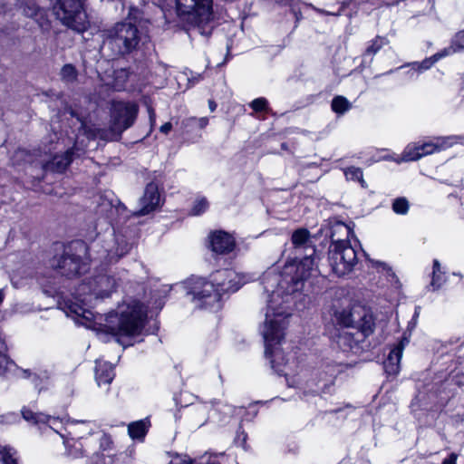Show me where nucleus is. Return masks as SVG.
Wrapping results in <instances>:
<instances>
[{
	"mask_svg": "<svg viewBox=\"0 0 464 464\" xmlns=\"http://www.w3.org/2000/svg\"><path fill=\"white\" fill-rule=\"evenodd\" d=\"M78 76L77 70L72 64H65L61 70V79L65 82H73Z\"/></svg>",
	"mask_w": 464,
	"mask_h": 464,
	"instance_id": "29",
	"label": "nucleus"
},
{
	"mask_svg": "<svg viewBox=\"0 0 464 464\" xmlns=\"http://www.w3.org/2000/svg\"><path fill=\"white\" fill-rule=\"evenodd\" d=\"M21 412L23 419L25 421L39 427L41 425L53 423L56 420L53 417L50 415L44 414L43 412L34 411L33 410L26 407H24Z\"/></svg>",
	"mask_w": 464,
	"mask_h": 464,
	"instance_id": "20",
	"label": "nucleus"
},
{
	"mask_svg": "<svg viewBox=\"0 0 464 464\" xmlns=\"http://www.w3.org/2000/svg\"><path fill=\"white\" fill-rule=\"evenodd\" d=\"M197 121H198V126H199L200 128H204V127H206V126H207V124H208V119H207V118H200V119H198Z\"/></svg>",
	"mask_w": 464,
	"mask_h": 464,
	"instance_id": "44",
	"label": "nucleus"
},
{
	"mask_svg": "<svg viewBox=\"0 0 464 464\" xmlns=\"http://www.w3.org/2000/svg\"><path fill=\"white\" fill-rule=\"evenodd\" d=\"M148 111H149L150 120L151 123H153L155 121V117H156L155 111L150 107H149Z\"/></svg>",
	"mask_w": 464,
	"mask_h": 464,
	"instance_id": "45",
	"label": "nucleus"
},
{
	"mask_svg": "<svg viewBox=\"0 0 464 464\" xmlns=\"http://www.w3.org/2000/svg\"><path fill=\"white\" fill-rule=\"evenodd\" d=\"M458 140L459 139L456 136L436 137L431 140L424 142L422 143L424 152H420L421 158L450 148L458 142Z\"/></svg>",
	"mask_w": 464,
	"mask_h": 464,
	"instance_id": "16",
	"label": "nucleus"
},
{
	"mask_svg": "<svg viewBox=\"0 0 464 464\" xmlns=\"http://www.w3.org/2000/svg\"><path fill=\"white\" fill-rule=\"evenodd\" d=\"M178 16L208 36L214 26L212 0H176Z\"/></svg>",
	"mask_w": 464,
	"mask_h": 464,
	"instance_id": "4",
	"label": "nucleus"
},
{
	"mask_svg": "<svg viewBox=\"0 0 464 464\" xmlns=\"http://www.w3.org/2000/svg\"><path fill=\"white\" fill-rule=\"evenodd\" d=\"M352 234L351 227L343 222H336V224L332 228L331 238L332 245H335L336 239H345L346 242H349V237Z\"/></svg>",
	"mask_w": 464,
	"mask_h": 464,
	"instance_id": "21",
	"label": "nucleus"
},
{
	"mask_svg": "<svg viewBox=\"0 0 464 464\" xmlns=\"http://www.w3.org/2000/svg\"><path fill=\"white\" fill-rule=\"evenodd\" d=\"M3 300H4V293L2 290H0V304H2Z\"/></svg>",
	"mask_w": 464,
	"mask_h": 464,
	"instance_id": "50",
	"label": "nucleus"
},
{
	"mask_svg": "<svg viewBox=\"0 0 464 464\" xmlns=\"http://www.w3.org/2000/svg\"><path fill=\"white\" fill-rule=\"evenodd\" d=\"M20 376L24 379H31L39 392H42L52 378V372L48 370H40L38 372L32 373L30 370H20Z\"/></svg>",
	"mask_w": 464,
	"mask_h": 464,
	"instance_id": "18",
	"label": "nucleus"
},
{
	"mask_svg": "<svg viewBox=\"0 0 464 464\" xmlns=\"http://www.w3.org/2000/svg\"><path fill=\"white\" fill-rule=\"evenodd\" d=\"M344 175L348 180L358 181L362 187H366L363 179L362 170L360 168L350 167L344 169Z\"/></svg>",
	"mask_w": 464,
	"mask_h": 464,
	"instance_id": "25",
	"label": "nucleus"
},
{
	"mask_svg": "<svg viewBox=\"0 0 464 464\" xmlns=\"http://www.w3.org/2000/svg\"><path fill=\"white\" fill-rule=\"evenodd\" d=\"M7 346L5 338L0 334V376L7 371L9 360L6 355Z\"/></svg>",
	"mask_w": 464,
	"mask_h": 464,
	"instance_id": "26",
	"label": "nucleus"
},
{
	"mask_svg": "<svg viewBox=\"0 0 464 464\" xmlns=\"http://www.w3.org/2000/svg\"><path fill=\"white\" fill-rule=\"evenodd\" d=\"M208 208V202L206 198H198L194 202V205L191 208V214L194 216H198L205 212Z\"/></svg>",
	"mask_w": 464,
	"mask_h": 464,
	"instance_id": "33",
	"label": "nucleus"
},
{
	"mask_svg": "<svg viewBox=\"0 0 464 464\" xmlns=\"http://www.w3.org/2000/svg\"><path fill=\"white\" fill-rule=\"evenodd\" d=\"M212 277L214 285L220 290V295L224 292L237 291L240 287L242 279L238 274L231 269L217 271Z\"/></svg>",
	"mask_w": 464,
	"mask_h": 464,
	"instance_id": "11",
	"label": "nucleus"
},
{
	"mask_svg": "<svg viewBox=\"0 0 464 464\" xmlns=\"http://www.w3.org/2000/svg\"><path fill=\"white\" fill-rule=\"evenodd\" d=\"M116 288V281L107 275H99L88 283L80 285L68 309L75 315L77 324L97 332L110 333L115 336L139 334L147 316L146 307L137 300L129 299L117 306L113 313L105 317L94 314L89 306L97 299L109 297Z\"/></svg>",
	"mask_w": 464,
	"mask_h": 464,
	"instance_id": "2",
	"label": "nucleus"
},
{
	"mask_svg": "<svg viewBox=\"0 0 464 464\" xmlns=\"http://www.w3.org/2000/svg\"><path fill=\"white\" fill-rule=\"evenodd\" d=\"M141 36L138 27L130 22H121L104 32L102 49L114 59L132 53L139 46Z\"/></svg>",
	"mask_w": 464,
	"mask_h": 464,
	"instance_id": "3",
	"label": "nucleus"
},
{
	"mask_svg": "<svg viewBox=\"0 0 464 464\" xmlns=\"http://www.w3.org/2000/svg\"><path fill=\"white\" fill-rule=\"evenodd\" d=\"M416 149L417 150H419L420 152H424V149H422V143H416Z\"/></svg>",
	"mask_w": 464,
	"mask_h": 464,
	"instance_id": "48",
	"label": "nucleus"
},
{
	"mask_svg": "<svg viewBox=\"0 0 464 464\" xmlns=\"http://www.w3.org/2000/svg\"><path fill=\"white\" fill-rule=\"evenodd\" d=\"M67 454L72 458H79L82 455V444L78 440H66L63 441Z\"/></svg>",
	"mask_w": 464,
	"mask_h": 464,
	"instance_id": "27",
	"label": "nucleus"
},
{
	"mask_svg": "<svg viewBox=\"0 0 464 464\" xmlns=\"http://www.w3.org/2000/svg\"><path fill=\"white\" fill-rule=\"evenodd\" d=\"M208 464H219L217 461H209Z\"/></svg>",
	"mask_w": 464,
	"mask_h": 464,
	"instance_id": "51",
	"label": "nucleus"
},
{
	"mask_svg": "<svg viewBox=\"0 0 464 464\" xmlns=\"http://www.w3.org/2000/svg\"><path fill=\"white\" fill-rule=\"evenodd\" d=\"M130 249V246L125 243L121 249H117V252L114 255L110 256V262L117 261L121 256H124Z\"/></svg>",
	"mask_w": 464,
	"mask_h": 464,
	"instance_id": "38",
	"label": "nucleus"
},
{
	"mask_svg": "<svg viewBox=\"0 0 464 464\" xmlns=\"http://www.w3.org/2000/svg\"><path fill=\"white\" fill-rule=\"evenodd\" d=\"M458 455L451 453L447 459H445L442 464H457Z\"/></svg>",
	"mask_w": 464,
	"mask_h": 464,
	"instance_id": "42",
	"label": "nucleus"
},
{
	"mask_svg": "<svg viewBox=\"0 0 464 464\" xmlns=\"http://www.w3.org/2000/svg\"><path fill=\"white\" fill-rule=\"evenodd\" d=\"M95 377L99 386L102 384L111 383L114 378L112 364L107 362L97 360L95 368Z\"/></svg>",
	"mask_w": 464,
	"mask_h": 464,
	"instance_id": "19",
	"label": "nucleus"
},
{
	"mask_svg": "<svg viewBox=\"0 0 464 464\" xmlns=\"http://www.w3.org/2000/svg\"><path fill=\"white\" fill-rule=\"evenodd\" d=\"M421 158V154L416 149V143H411L404 149L401 156L395 160L397 163L402 161H413L418 160Z\"/></svg>",
	"mask_w": 464,
	"mask_h": 464,
	"instance_id": "23",
	"label": "nucleus"
},
{
	"mask_svg": "<svg viewBox=\"0 0 464 464\" xmlns=\"http://www.w3.org/2000/svg\"><path fill=\"white\" fill-rule=\"evenodd\" d=\"M209 108H210V111H214L216 109V103L212 101L209 102Z\"/></svg>",
	"mask_w": 464,
	"mask_h": 464,
	"instance_id": "49",
	"label": "nucleus"
},
{
	"mask_svg": "<svg viewBox=\"0 0 464 464\" xmlns=\"http://www.w3.org/2000/svg\"><path fill=\"white\" fill-rule=\"evenodd\" d=\"M356 263V252L345 239L337 238L335 245H331L329 264L337 276H343L350 273Z\"/></svg>",
	"mask_w": 464,
	"mask_h": 464,
	"instance_id": "6",
	"label": "nucleus"
},
{
	"mask_svg": "<svg viewBox=\"0 0 464 464\" xmlns=\"http://www.w3.org/2000/svg\"><path fill=\"white\" fill-rule=\"evenodd\" d=\"M52 266L59 269L63 276L68 277L80 274L84 266L79 256L67 253L59 259H54Z\"/></svg>",
	"mask_w": 464,
	"mask_h": 464,
	"instance_id": "12",
	"label": "nucleus"
},
{
	"mask_svg": "<svg viewBox=\"0 0 464 464\" xmlns=\"http://www.w3.org/2000/svg\"><path fill=\"white\" fill-rule=\"evenodd\" d=\"M295 259L284 266L268 268L262 276V285L266 293L265 321L260 333L265 342V354L271 367L278 374L291 375L296 368L295 353L285 354L282 347L288 319L292 315L295 295L304 286V281L315 266V248L310 232L305 228L295 230L291 237Z\"/></svg>",
	"mask_w": 464,
	"mask_h": 464,
	"instance_id": "1",
	"label": "nucleus"
},
{
	"mask_svg": "<svg viewBox=\"0 0 464 464\" xmlns=\"http://www.w3.org/2000/svg\"><path fill=\"white\" fill-rule=\"evenodd\" d=\"M188 295L197 305L205 307L218 305L221 296L214 282L203 278H197L190 283Z\"/></svg>",
	"mask_w": 464,
	"mask_h": 464,
	"instance_id": "7",
	"label": "nucleus"
},
{
	"mask_svg": "<svg viewBox=\"0 0 464 464\" xmlns=\"http://www.w3.org/2000/svg\"><path fill=\"white\" fill-rule=\"evenodd\" d=\"M53 12L64 25L74 31L84 32L89 26L82 0H57Z\"/></svg>",
	"mask_w": 464,
	"mask_h": 464,
	"instance_id": "5",
	"label": "nucleus"
},
{
	"mask_svg": "<svg viewBox=\"0 0 464 464\" xmlns=\"http://www.w3.org/2000/svg\"><path fill=\"white\" fill-rule=\"evenodd\" d=\"M392 209L396 214L405 215L409 210V201L405 198H398L392 203Z\"/></svg>",
	"mask_w": 464,
	"mask_h": 464,
	"instance_id": "32",
	"label": "nucleus"
},
{
	"mask_svg": "<svg viewBox=\"0 0 464 464\" xmlns=\"http://www.w3.org/2000/svg\"><path fill=\"white\" fill-rule=\"evenodd\" d=\"M72 154V152L68 150L63 154L55 155L51 160L45 161L43 164V169L45 171L63 172L70 165Z\"/></svg>",
	"mask_w": 464,
	"mask_h": 464,
	"instance_id": "17",
	"label": "nucleus"
},
{
	"mask_svg": "<svg viewBox=\"0 0 464 464\" xmlns=\"http://www.w3.org/2000/svg\"><path fill=\"white\" fill-rule=\"evenodd\" d=\"M14 454L15 451L12 448L10 450H5L4 452V457L2 458L4 464H18Z\"/></svg>",
	"mask_w": 464,
	"mask_h": 464,
	"instance_id": "37",
	"label": "nucleus"
},
{
	"mask_svg": "<svg viewBox=\"0 0 464 464\" xmlns=\"http://www.w3.org/2000/svg\"><path fill=\"white\" fill-rule=\"evenodd\" d=\"M31 160V155L25 150H17L14 151L11 158L12 165L14 167H20L25 162Z\"/></svg>",
	"mask_w": 464,
	"mask_h": 464,
	"instance_id": "30",
	"label": "nucleus"
},
{
	"mask_svg": "<svg viewBox=\"0 0 464 464\" xmlns=\"http://www.w3.org/2000/svg\"><path fill=\"white\" fill-rule=\"evenodd\" d=\"M160 205V195L155 183L147 185L142 198L140 199V208L137 212L139 216H144L154 211Z\"/></svg>",
	"mask_w": 464,
	"mask_h": 464,
	"instance_id": "13",
	"label": "nucleus"
},
{
	"mask_svg": "<svg viewBox=\"0 0 464 464\" xmlns=\"http://www.w3.org/2000/svg\"><path fill=\"white\" fill-rule=\"evenodd\" d=\"M267 101L265 98L255 99L251 102V107L256 111H265L266 109Z\"/></svg>",
	"mask_w": 464,
	"mask_h": 464,
	"instance_id": "36",
	"label": "nucleus"
},
{
	"mask_svg": "<svg viewBox=\"0 0 464 464\" xmlns=\"http://www.w3.org/2000/svg\"><path fill=\"white\" fill-rule=\"evenodd\" d=\"M148 421L141 420L131 422L128 426V432L132 439H141L148 430Z\"/></svg>",
	"mask_w": 464,
	"mask_h": 464,
	"instance_id": "22",
	"label": "nucleus"
},
{
	"mask_svg": "<svg viewBox=\"0 0 464 464\" xmlns=\"http://www.w3.org/2000/svg\"><path fill=\"white\" fill-rule=\"evenodd\" d=\"M76 145L80 144V145H82V146H86L84 143V140L81 139V135H78L77 138H76Z\"/></svg>",
	"mask_w": 464,
	"mask_h": 464,
	"instance_id": "47",
	"label": "nucleus"
},
{
	"mask_svg": "<svg viewBox=\"0 0 464 464\" xmlns=\"http://www.w3.org/2000/svg\"><path fill=\"white\" fill-rule=\"evenodd\" d=\"M334 316L345 327H358L369 332L372 325V316L362 307H354L353 311L335 312Z\"/></svg>",
	"mask_w": 464,
	"mask_h": 464,
	"instance_id": "9",
	"label": "nucleus"
},
{
	"mask_svg": "<svg viewBox=\"0 0 464 464\" xmlns=\"http://www.w3.org/2000/svg\"><path fill=\"white\" fill-rule=\"evenodd\" d=\"M445 53H437L430 58L424 60L420 64L414 63V66H417L420 70H427L431 67V65L436 63L440 58L443 57Z\"/></svg>",
	"mask_w": 464,
	"mask_h": 464,
	"instance_id": "34",
	"label": "nucleus"
},
{
	"mask_svg": "<svg viewBox=\"0 0 464 464\" xmlns=\"http://www.w3.org/2000/svg\"><path fill=\"white\" fill-rule=\"evenodd\" d=\"M454 43L459 49H464V31L457 34Z\"/></svg>",
	"mask_w": 464,
	"mask_h": 464,
	"instance_id": "41",
	"label": "nucleus"
},
{
	"mask_svg": "<svg viewBox=\"0 0 464 464\" xmlns=\"http://www.w3.org/2000/svg\"><path fill=\"white\" fill-rule=\"evenodd\" d=\"M337 343L340 346L347 345L352 347V334L345 331L343 332L339 336Z\"/></svg>",
	"mask_w": 464,
	"mask_h": 464,
	"instance_id": "35",
	"label": "nucleus"
},
{
	"mask_svg": "<svg viewBox=\"0 0 464 464\" xmlns=\"http://www.w3.org/2000/svg\"><path fill=\"white\" fill-rule=\"evenodd\" d=\"M407 343L408 341L402 339L391 350L387 359L383 362V367L387 374L396 375L400 372L401 359Z\"/></svg>",
	"mask_w": 464,
	"mask_h": 464,
	"instance_id": "15",
	"label": "nucleus"
},
{
	"mask_svg": "<svg viewBox=\"0 0 464 464\" xmlns=\"http://www.w3.org/2000/svg\"><path fill=\"white\" fill-rule=\"evenodd\" d=\"M208 238L211 250L216 254L230 253L236 246L234 237L225 231H215Z\"/></svg>",
	"mask_w": 464,
	"mask_h": 464,
	"instance_id": "14",
	"label": "nucleus"
},
{
	"mask_svg": "<svg viewBox=\"0 0 464 464\" xmlns=\"http://www.w3.org/2000/svg\"><path fill=\"white\" fill-rule=\"evenodd\" d=\"M171 128H172L171 123L167 122L160 127V131L162 133L168 134L170 131Z\"/></svg>",
	"mask_w": 464,
	"mask_h": 464,
	"instance_id": "43",
	"label": "nucleus"
},
{
	"mask_svg": "<svg viewBox=\"0 0 464 464\" xmlns=\"http://www.w3.org/2000/svg\"><path fill=\"white\" fill-rule=\"evenodd\" d=\"M169 464H193V459L187 455H177L174 458H172Z\"/></svg>",
	"mask_w": 464,
	"mask_h": 464,
	"instance_id": "39",
	"label": "nucleus"
},
{
	"mask_svg": "<svg viewBox=\"0 0 464 464\" xmlns=\"http://www.w3.org/2000/svg\"><path fill=\"white\" fill-rule=\"evenodd\" d=\"M17 10L24 16L33 19L41 28L48 27L47 13L35 0H18Z\"/></svg>",
	"mask_w": 464,
	"mask_h": 464,
	"instance_id": "10",
	"label": "nucleus"
},
{
	"mask_svg": "<svg viewBox=\"0 0 464 464\" xmlns=\"http://www.w3.org/2000/svg\"><path fill=\"white\" fill-rule=\"evenodd\" d=\"M10 449L11 448L0 444V455L2 456V458L4 457V452L5 450H10Z\"/></svg>",
	"mask_w": 464,
	"mask_h": 464,
	"instance_id": "46",
	"label": "nucleus"
},
{
	"mask_svg": "<svg viewBox=\"0 0 464 464\" xmlns=\"http://www.w3.org/2000/svg\"><path fill=\"white\" fill-rule=\"evenodd\" d=\"M80 132H82L84 135H86L88 140H92L96 137L95 131L88 129L87 125L83 122H81Z\"/></svg>",
	"mask_w": 464,
	"mask_h": 464,
	"instance_id": "40",
	"label": "nucleus"
},
{
	"mask_svg": "<svg viewBox=\"0 0 464 464\" xmlns=\"http://www.w3.org/2000/svg\"><path fill=\"white\" fill-rule=\"evenodd\" d=\"M389 41L385 37L377 36L372 40L365 50V54L374 55L381 48L388 44Z\"/></svg>",
	"mask_w": 464,
	"mask_h": 464,
	"instance_id": "28",
	"label": "nucleus"
},
{
	"mask_svg": "<svg viewBox=\"0 0 464 464\" xmlns=\"http://www.w3.org/2000/svg\"><path fill=\"white\" fill-rule=\"evenodd\" d=\"M138 106L132 102H113L111 109V128L113 131L122 132L135 121Z\"/></svg>",
	"mask_w": 464,
	"mask_h": 464,
	"instance_id": "8",
	"label": "nucleus"
},
{
	"mask_svg": "<svg viewBox=\"0 0 464 464\" xmlns=\"http://www.w3.org/2000/svg\"><path fill=\"white\" fill-rule=\"evenodd\" d=\"M443 281L440 264L437 259H435L433 261L432 279L430 285L434 289H438L441 286Z\"/></svg>",
	"mask_w": 464,
	"mask_h": 464,
	"instance_id": "31",
	"label": "nucleus"
},
{
	"mask_svg": "<svg viewBox=\"0 0 464 464\" xmlns=\"http://www.w3.org/2000/svg\"><path fill=\"white\" fill-rule=\"evenodd\" d=\"M332 110L338 114H343L352 108L351 102L343 96H336L331 104Z\"/></svg>",
	"mask_w": 464,
	"mask_h": 464,
	"instance_id": "24",
	"label": "nucleus"
}]
</instances>
